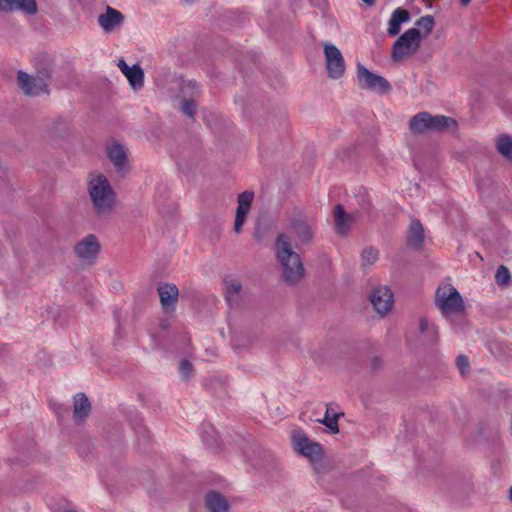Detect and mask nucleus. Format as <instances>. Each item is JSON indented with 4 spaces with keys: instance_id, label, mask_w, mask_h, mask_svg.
<instances>
[{
    "instance_id": "nucleus-1",
    "label": "nucleus",
    "mask_w": 512,
    "mask_h": 512,
    "mask_svg": "<svg viewBox=\"0 0 512 512\" xmlns=\"http://www.w3.org/2000/svg\"><path fill=\"white\" fill-rule=\"evenodd\" d=\"M275 256L283 269L284 281L293 285L303 277L305 268L298 253L293 251L290 237L280 233L275 240Z\"/></svg>"
},
{
    "instance_id": "nucleus-2",
    "label": "nucleus",
    "mask_w": 512,
    "mask_h": 512,
    "mask_svg": "<svg viewBox=\"0 0 512 512\" xmlns=\"http://www.w3.org/2000/svg\"><path fill=\"white\" fill-rule=\"evenodd\" d=\"M457 128V121L445 115H432L429 112H419L409 122V129L414 134L425 132L451 131Z\"/></svg>"
},
{
    "instance_id": "nucleus-3",
    "label": "nucleus",
    "mask_w": 512,
    "mask_h": 512,
    "mask_svg": "<svg viewBox=\"0 0 512 512\" xmlns=\"http://www.w3.org/2000/svg\"><path fill=\"white\" fill-rule=\"evenodd\" d=\"M89 195L97 215H104L112 210L115 193L104 175L100 174L90 181Z\"/></svg>"
},
{
    "instance_id": "nucleus-4",
    "label": "nucleus",
    "mask_w": 512,
    "mask_h": 512,
    "mask_svg": "<svg viewBox=\"0 0 512 512\" xmlns=\"http://www.w3.org/2000/svg\"><path fill=\"white\" fill-rule=\"evenodd\" d=\"M435 305L440 309L444 317L459 315L465 311V304L461 294L451 285L437 289Z\"/></svg>"
},
{
    "instance_id": "nucleus-5",
    "label": "nucleus",
    "mask_w": 512,
    "mask_h": 512,
    "mask_svg": "<svg viewBox=\"0 0 512 512\" xmlns=\"http://www.w3.org/2000/svg\"><path fill=\"white\" fill-rule=\"evenodd\" d=\"M422 32L417 28L405 31L393 44L391 58L400 62L418 51L421 45Z\"/></svg>"
},
{
    "instance_id": "nucleus-6",
    "label": "nucleus",
    "mask_w": 512,
    "mask_h": 512,
    "mask_svg": "<svg viewBox=\"0 0 512 512\" xmlns=\"http://www.w3.org/2000/svg\"><path fill=\"white\" fill-rule=\"evenodd\" d=\"M294 450L308 458L312 464L320 463L324 457L323 447L320 443L310 440L302 429L292 432Z\"/></svg>"
},
{
    "instance_id": "nucleus-7",
    "label": "nucleus",
    "mask_w": 512,
    "mask_h": 512,
    "mask_svg": "<svg viewBox=\"0 0 512 512\" xmlns=\"http://www.w3.org/2000/svg\"><path fill=\"white\" fill-rule=\"evenodd\" d=\"M289 225L301 244L308 245L313 241L315 221L298 208L293 209L289 217Z\"/></svg>"
},
{
    "instance_id": "nucleus-8",
    "label": "nucleus",
    "mask_w": 512,
    "mask_h": 512,
    "mask_svg": "<svg viewBox=\"0 0 512 512\" xmlns=\"http://www.w3.org/2000/svg\"><path fill=\"white\" fill-rule=\"evenodd\" d=\"M357 80L360 88L369 89L380 94H388L392 90L388 80L369 71L361 63H357Z\"/></svg>"
},
{
    "instance_id": "nucleus-9",
    "label": "nucleus",
    "mask_w": 512,
    "mask_h": 512,
    "mask_svg": "<svg viewBox=\"0 0 512 512\" xmlns=\"http://www.w3.org/2000/svg\"><path fill=\"white\" fill-rule=\"evenodd\" d=\"M325 66L331 79H339L345 72V60L341 51L333 44L324 45Z\"/></svg>"
},
{
    "instance_id": "nucleus-10",
    "label": "nucleus",
    "mask_w": 512,
    "mask_h": 512,
    "mask_svg": "<svg viewBox=\"0 0 512 512\" xmlns=\"http://www.w3.org/2000/svg\"><path fill=\"white\" fill-rule=\"evenodd\" d=\"M101 245L94 234H88L74 246V254L77 258L91 265L95 262Z\"/></svg>"
},
{
    "instance_id": "nucleus-11",
    "label": "nucleus",
    "mask_w": 512,
    "mask_h": 512,
    "mask_svg": "<svg viewBox=\"0 0 512 512\" xmlns=\"http://www.w3.org/2000/svg\"><path fill=\"white\" fill-rule=\"evenodd\" d=\"M17 84L27 96H36L40 93H48L47 84L38 76H31L23 70L17 72Z\"/></svg>"
},
{
    "instance_id": "nucleus-12",
    "label": "nucleus",
    "mask_w": 512,
    "mask_h": 512,
    "mask_svg": "<svg viewBox=\"0 0 512 512\" xmlns=\"http://www.w3.org/2000/svg\"><path fill=\"white\" fill-rule=\"evenodd\" d=\"M369 299L374 309L381 316L386 315L393 306V293L388 286H379L374 288L370 295Z\"/></svg>"
},
{
    "instance_id": "nucleus-13",
    "label": "nucleus",
    "mask_w": 512,
    "mask_h": 512,
    "mask_svg": "<svg viewBox=\"0 0 512 512\" xmlns=\"http://www.w3.org/2000/svg\"><path fill=\"white\" fill-rule=\"evenodd\" d=\"M160 303L166 313L175 311L179 297V290L175 284L161 283L157 288Z\"/></svg>"
},
{
    "instance_id": "nucleus-14",
    "label": "nucleus",
    "mask_w": 512,
    "mask_h": 512,
    "mask_svg": "<svg viewBox=\"0 0 512 512\" xmlns=\"http://www.w3.org/2000/svg\"><path fill=\"white\" fill-rule=\"evenodd\" d=\"M118 67L126 76L133 89H139L144 85V71L140 65L129 66L123 59L118 62Z\"/></svg>"
},
{
    "instance_id": "nucleus-15",
    "label": "nucleus",
    "mask_w": 512,
    "mask_h": 512,
    "mask_svg": "<svg viewBox=\"0 0 512 512\" xmlns=\"http://www.w3.org/2000/svg\"><path fill=\"white\" fill-rule=\"evenodd\" d=\"M107 156L118 172L125 173L128 170V156L123 145L114 143L108 148Z\"/></svg>"
},
{
    "instance_id": "nucleus-16",
    "label": "nucleus",
    "mask_w": 512,
    "mask_h": 512,
    "mask_svg": "<svg viewBox=\"0 0 512 512\" xmlns=\"http://www.w3.org/2000/svg\"><path fill=\"white\" fill-rule=\"evenodd\" d=\"M424 242V228L420 220L413 219L408 227L406 243L407 246L418 250L422 247Z\"/></svg>"
},
{
    "instance_id": "nucleus-17",
    "label": "nucleus",
    "mask_w": 512,
    "mask_h": 512,
    "mask_svg": "<svg viewBox=\"0 0 512 512\" xmlns=\"http://www.w3.org/2000/svg\"><path fill=\"white\" fill-rule=\"evenodd\" d=\"M123 20V14L110 6H107L106 12L98 17V23L105 31H113Z\"/></svg>"
},
{
    "instance_id": "nucleus-18",
    "label": "nucleus",
    "mask_w": 512,
    "mask_h": 512,
    "mask_svg": "<svg viewBox=\"0 0 512 512\" xmlns=\"http://www.w3.org/2000/svg\"><path fill=\"white\" fill-rule=\"evenodd\" d=\"M34 65L36 68V76L42 79L48 86L54 66L53 59L47 54H40L35 58Z\"/></svg>"
},
{
    "instance_id": "nucleus-19",
    "label": "nucleus",
    "mask_w": 512,
    "mask_h": 512,
    "mask_svg": "<svg viewBox=\"0 0 512 512\" xmlns=\"http://www.w3.org/2000/svg\"><path fill=\"white\" fill-rule=\"evenodd\" d=\"M411 15L408 10L404 8H396L390 17L388 22L389 27L387 33L389 36L394 37L400 33L401 25L410 20Z\"/></svg>"
},
{
    "instance_id": "nucleus-20",
    "label": "nucleus",
    "mask_w": 512,
    "mask_h": 512,
    "mask_svg": "<svg viewBox=\"0 0 512 512\" xmlns=\"http://www.w3.org/2000/svg\"><path fill=\"white\" fill-rule=\"evenodd\" d=\"M73 418L76 422L85 420L91 412V404L85 393H77L74 396Z\"/></svg>"
},
{
    "instance_id": "nucleus-21",
    "label": "nucleus",
    "mask_w": 512,
    "mask_h": 512,
    "mask_svg": "<svg viewBox=\"0 0 512 512\" xmlns=\"http://www.w3.org/2000/svg\"><path fill=\"white\" fill-rule=\"evenodd\" d=\"M205 507L209 512H227L229 504L220 492L209 491L205 496Z\"/></svg>"
},
{
    "instance_id": "nucleus-22",
    "label": "nucleus",
    "mask_w": 512,
    "mask_h": 512,
    "mask_svg": "<svg viewBox=\"0 0 512 512\" xmlns=\"http://www.w3.org/2000/svg\"><path fill=\"white\" fill-rule=\"evenodd\" d=\"M8 11H21L33 16L38 12L37 2L36 0H6L4 12Z\"/></svg>"
},
{
    "instance_id": "nucleus-23",
    "label": "nucleus",
    "mask_w": 512,
    "mask_h": 512,
    "mask_svg": "<svg viewBox=\"0 0 512 512\" xmlns=\"http://www.w3.org/2000/svg\"><path fill=\"white\" fill-rule=\"evenodd\" d=\"M334 216L336 232L340 235H346L353 221L352 216L345 212L341 204L336 205Z\"/></svg>"
},
{
    "instance_id": "nucleus-24",
    "label": "nucleus",
    "mask_w": 512,
    "mask_h": 512,
    "mask_svg": "<svg viewBox=\"0 0 512 512\" xmlns=\"http://www.w3.org/2000/svg\"><path fill=\"white\" fill-rule=\"evenodd\" d=\"M341 416H344L342 412L338 413L331 405H327L324 418L318 422L325 425L331 434H337L339 433L338 420Z\"/></svg>"
},
{
    "instance_id": "nucleus-25",
    "label": "nucleus",
    "mask_w": 512,
    "mask_h": 512,
    "mask_svg": "<svg viewBox=\"0 0 512 512\" xmlns=\"http://www.w3.org/2000/svg\"><path fill=\"white\" fill-rule=\"evenodd\" d=\"M204 233L211 241H217L222 230V220L216 216H207L204 219Z\"/></svg>"
},
{
    "instance_id": "nucleus-26",
    "label": "nucleus",
    "mask_w": 512,
    "mask_h": 512,
    "mask_svg": "<svg viewBox=\"0 0 512 512\" xmlns=\"http://www.w3.org/2000/svg\"><path fill=\"white\" fill-rule=\"evenodd\" d=\"M419 332L425 336V339L430 344L437 343L439 339L437 326L426 317H421L419 320Z\"/></svg>"
},
{
    "instance_id": "nucleus-27",
    "label": "nucleus",
    "mask_w": 512,
    "mask_h": 512,
    "mask_svg": "<svg viewBox=\"0 0 512 512\" xmlns=\"http://www.w3.org/2000/svg\"><path fill=\"white\" fill-rule=\"evenodd\" d=\"M496 147L498 152L508 161H512V137L502 134L497 138Z\"/></svg>"
},
{
    "instance_id": "nucleus-28",
    "label": "nucleus",
    "mask_w": 512,
    "mask_h": 512,
    "mask_svg": "<svg viewBox=\"0 0 512 512\" xmlns=\"http://www.w3.org/2000/svg\"><path fill=\"white\" fill-rule=\"evenodd\" d=\"M434 24H435L434 17L431 15L422 16L415 23V25L418 27L417 29L423 30L422 38L427 37L431 33V31L433 30Z\"/></svg>"
},
{
    "instance_id": "nucleus-29",
    "label": "nucleus",
    "mask_w": 512,
    "mask_h": 512,
    "mask_svg": "<svg viewBox=\"0 0 512 512\" xmlns=\"http://www.w3.org/2000/svg\"><path fill=\"white\" fill-rule=\"evenodd\" d=\"M495 281L501 287H507L511 284L512 279L508 267H506L505 265H500L497 268L495 274Z\"/></svg>"
},
{
    "instance_id": "nucleus-30",
    "label": "nucleus",
    "mask_w": 512,
    "mask_h": 512,
    "mask_svg": "<svg viewBox=\"0 0 512 512\" xmlns=\"http://www.w3.org/2000/svg\"><path fill=\"white\" fill-rule=\"evenodd\" d=\"M254 199V193L252 191H244L238 195V206L236 210L249 212L252 202Z\"/></svg>"
},
{
    "instance_id": "nucleus-31",
    "label": "nucleus",
    "mask_w": 512,
    "mask_h": 512,
    "mask_svg": "<svg viewBox=\"0 0 512 512\" xmlns=\"http://www.w3.org/2000/svg\"><path fill=\"white\" fill-rule=\"evenodd\" d=\"M180 110L190 119H195L196 102L193 99L183 98L180 101Z\"/></svg>"
},
{
    "instance_id": "nucleus-32",
    "label": "nucleus",
    "mask_w": 512,
    "mask_h": 512,
    "mask_svg": "<svg viewBox=\"0 0 512 512\" xmlns=\"http://www.w3.org/2000/svg\"><path fill=\"white\" fill-rule=\"evenodd\" d=\"M364 265H371L378 259V250L374 247H367L361 253Z\"/></svg>"
},
{
    "instance_id": "nucleus-33",
    "label": "nucleus",
    "mask_w": 512,
    "mask_h": 512,
    "mask_svg": "<svg viewBox=\"0 0 512 512\" xmlns=\"http://www.w3.org/2000/svg\"><path fill=\"white\" fill-rule=\"evenodd\" d=\"M249 212L236 210V217L234 221V231L239 234L242 231V227L246 221Z\"/></svg>"
},
{
    "instance_id": "nucleus-34",
    "label": "nucleus",
    "mask_w": 512,
    "mask_h": 512,
    "mask_svg": "<svg viewBox=\"0 0 512 512\" xmlns=\"http://www.w3.org/2000/svg\"><path fill=\"white\" fill-rule=\"evenodd\" d=\"M456 365L461 373V375H465L467 370L470 367L469 358L465 355H459L456 358Z\"/></svg>"
},
{
    "instance_id": "nucleus-35",
    "label": "nucleus",
    "mask_w": 512,
    "mask_h": 512,
    "mask_svg": "<svg viewBox=\"0 0 512 512\" xmlns=\"http://www.w3.org/2000/svg\"><path fill=\"white\" fill-rule=\"evenodd\" d=\"M179 370L183 377L189 378L193 371V365L189 360L183 359L180 362Z\"/></svg>"
},
{
    "instance_id": "nucleus-36",
    "label": "nucleus",
    "mask_w": 512,
    "mask_h": 512,
    "mask_svg": "<svg viewBox=\"0 0 512 512\" xmlns=\"http://www.w3.org/2000/svg\"><path fill=\"white\" fill-rule=\"evenodd\" d=\"M241 284L238 282H233L227 287V298L229 299L231 294H238L241 291Z\"/></svg>"
},
{
    "instance_id": "nucleus-37",
    "label": "nucleus",
    "mask_w": 512,
    "mask_h": 512,
    "mask_svg": "<svg viewBox=\"0 0 512 512\" xmlns=\"http://www.w3.org/2000/svg\"><path fill=\"white\" fill-rule=\"evenodd\" d=\"M382 365H383V360L378 356L373 357L370 361V369L372 371L379 370L382 367Z\"/></svg>"
},
{
    "instance_id": "nucleus-38",
    "label": "nucleus",
    "mask_w": 512,
    "mask_h": 512,
    "mask_svg": "<svg viewBox=\"0 0 512 512\" xmlns=\"http://www.w3.org/2000/svg\"><path fill=\"white\" fill-rule=\"evenodd\" d=\"M254 238L258 241V242H261L262 241V234L259 232V230H256L255 233H254Z\"/></svg>"
},
{
    "instance_id": "nucleus-39",
    "label": "nucleus",
    "mask_w": 512,
    "mask_h": 512,
    "mask_svg": "<svg viewBox=\"0 0 512 512\" xmlns=\"http://www.w3.org/2000/svg\"><path fill=\"white\" fill-rule=\"evenodd\" d=\"M367 6H373L376 3V0H361Z\"/></svg>"
},
{
    "instance_id": "nucleus-40",
    "label": "nucleus",
    "mask_w": 512,
    "mask_h": 512,
    "mask_svg": "<svg viewBox=\"0 0 512 512\" xmlns=\"http://www.w3.org/2000/svg\"><path fill=\"white\" fill-rule=\"evenodd\" d=\"M471 1L472 0H459L460 5L463 7H467L471 3Z\"/></svg>"
},
{
    "instance_id": "nucleus-41",
    "label": "nucleus",
    "mask_w": 512,
    "mask_h": 512,
    "mask_svg": "<svg viewBox=\"0 0 512 512\" xmlns=\"http://www.w3.org/2000/svg\"><path fill=\"white\" fill-rule=\"evenodd\" d=\"M5 3H6V0H0V12H4Z\"/></svg>"
},
{
    "instance_id": "nucleus-42",
    "label": "nucleus",
    "mask_w": 512,
    "mask_h": 512,
    "mask_svg": "<svg viewBox=\"0 0 512 512\" xmlns=\"http://www.w3.org/2000/svg\"><path fill=\"white\" fill-rule=\"evenodd\" d=\"M161 327H162V328H164V329H166V328L168 327L167 322H166V321H163V322L161 323Z\"/></svg>"
},
{
    "instance_id": "nucleus-43",
    "label": "nucleus",
    "mask_w": 512,
    "mask_h": 512,
    "mask_svg": "<svg viewBox=\"0 0 512 512\" xmlns=\"http://www.w3.org/2000/svg\"><path fill=\"white\" fill-rule=\"evenodd\" d=\"M509 497H510V500L512 501V487L510 488V495H509Z\"/></svg>"
},
{
    "instance_id": "nucleus-44",
    "label": "nucleus",
    "mask_w": 512,
    "mask_h": 512,
    "mask_svg": "<svg viewBox=\"0 0 512 512\" xmlns=\"http://www.w3.org/2000/svg\"><path fill=\"white\" fill-rule=\"evenodd\" d=\"M63 512H77V511L71 509V510H65Z\"/></svg>"
}]
</instances>
